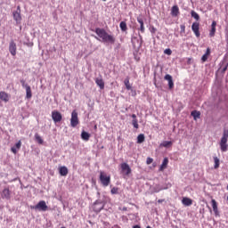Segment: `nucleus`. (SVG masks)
<instances>
[{"mask_svg":"<svg viewBox=\"0 0 228 228\" xmlns=\"http://www.w3.org/2000/svg\"><path fill=\"white\" fill-rule=\"evenodd\" d=\"M94 33H96L99 38H102V42L115 44V37L108 34L104 28H96Z\"/></svg>","mask_w":228,"mask_h":228,"instance_id":"nucleus-1","label":"nucleus"},{"mask_svg":"<svg viewBox=\"0 0 228 228\" xmlns=\"http://www.w3.org/2000/svg\"><path fill=\"white\" fill-rule=\"evenodd\" d=\"M227 140H228V129H224L223 133V136L220 141V149L222 152H227V149H228Z\"/></svg>","mask_w":228,"mask_h":228,"instance_id":"nucleus-2","label":"nucleus"},{"mask_svg":"<svg viewBox=\"0 0 228 228\" xmlns=\"http://www.w3.org/2000/svg\"><path fill=\"white\" fill-rule=\"evenodd\" d=\"M100 181L102 186H110V183H111V176L107 175L103 171H100Z\"/></svg>","mask_w":228,"mask_h":228,"instance_id":"nucleus-3","label":"nucleus"},{"mask_svg":"<svg viewBox=\"0 0 228 228\" xmlns=\"http://www.w3.org/2000/svg\"><path fill=\"white\" fill-rule=\"evenodd\" d=\"M105 203L104 201L98 200L94 202L93 209L94 213H101L104 209Z\"/></svg>","mask_w":228,"mask_h":228,"instance_id":"nucleus-4","label":"nucleus"},{"mask_svg":"<svg viewBox=\"0 0 228 228\" xmlns=\"http://www.w3.org/2000/svg\"><path fill=\"white\" fill-rule=\"evenodd\" d=\"M120 168H121V174L124 175H129L131 174V167H129V164L123 162L120 164Z\"/></svg>","mask_w":228,"mask_h":228,"instance_id":"nucleus-5","label":"nucleus"},{"mask_svg":"<svg viewBox=\"0 0 228 228\" xmlns=\"http://www.w3.org/2000/svg\"><path fill=\"white\" fill-rule=\"evenodd\" d=\"M79 124V119L77 118V112L73 110L71 113L70 126L71 127H76Z\"/></svg>","mask_w":228,"mask_h":228,"instance_id":"nucleus-6","label":"nucleus"},{"mask_svg":"<svg viewBox=\"0 0 228 228\" xmlns=\"http://www.w3.org/2000/svg\"><path fill=\"white\" fill-rule=\"evenodd\" d=\"M47 204L44 200L39 201L35 207L32 208V209H38V211H47Z\"/></svg>","mask_w":228,"mask_h":228,"instance_id":"nucleus-7","label":"nucleus"},{"mask_svg":"<svg viewBox=\"0 0 228 228\" xmlns=\"http://www.w3.org/2000/svg\"><path fill=\"white\" fill-rule=\"evenodd\" d=\"M52 118L55 124H58V122H61V118H63V117L58 110H53L52 112Z\"/></svg>","mask_w":228,"mask_h":228,"instance_id":"nucleus-8","label":"nucleus"},{"mask_svg":"<svg viewBox=\"0 0 228 228\" xmlns=\"http://www.w3.org/2000/svg\"><path fill=\"white\" fill-rule=\"evenodd\" d=\"M200 24L199 22H193L192 25H191V29L195 35V37H197V38H199L200 37V31L199 30L200 28Z\"/></svg>","mask_w":228,"mask_h":228,"instance_id":"nucleus-9","label":"nucleus"},{"mask_svg":"<svg viewBox=\"0 0 228 228\" xmlns=\"http://www.w3.org/2000/svg\"><path fill=\"white\" fill-rule=\"evenodd\" d=\"M12 16L14 20H16L17 23L20 22L22 20V17L20 16V6L17 7V11L12 12Z\"/></svg>","mask_w":228,"mask_h":228,"instance_id":"nucleus-10","label":"nucleus"},{"mask_svg":"<svg viewBox=\"0 0 228 228\" xmlns=\"http://www.w3.org/2000/svg\"><path fill=\"white\" fill-rule=\"evenodd\" d=\"M0 195H1L2 199L5 200H10L12 194L10 193V189L4 188L3 190V191L0 192Z\"/></svg>","mask_w":228,"mask_h":228,"instance_id":"nucleus-11","label":"nucleus"},{"mask_svg":"<svg viewBox=\"0 0 228 228\" xmlns=\"http://www.w3.org/2000/svg\"><path fill=\"white\" fill-rule=\"evenodd\" d=\"M9 53H11L12 56H15V54H17V45L13 41L10 42Z\"/></svg>","mask_w":228,"mask_h":228,"instance_id":"nucleus-12","label":"nucleus"},{"mask_svg":"<svg viewBox=\"0 0 228 228\" xmlns=\"http://www.w3.org/2000/svg\"><path fill=\"white\" fill-rule=\"evenodd\" d=\"M164 79L168 82L169 90H172V88H174V78L172 77V76L170 74H167L164 77Z\"/></svg>","mask_w":228,"mask_h":228,"instance_id":"nucleus-13","label":"nucleus"},{"mask_svg":"<svg viewBox=\"0 0 228 228\" xmlns=\"http://www.w3.org/2000/svg\"><path fill=\"white\" fill-rule=\"evenodd\" d=\"M0 100L3 101L4 102H8L10 101V96L8 94L4 91L0 92Z\"/></svg>","mask_w":228,"mask_h":228,"instance_id":"nucleus-14","label":"nucleus"},{"mask_svg":"<svg viewBox=\"0 0 228 228\" xmlns=\"http://www.w3.org/2000/svg\"><path fill=\"white\" fill-rule=\"evenodd\" d=\"M59 174L60 175H62V177H65L69 174V168L65 166L59 167Z\"/></svg>","mask_w":228,"mask_h":228,"instance_id":"nucleus-15","label":"nucleus"},{"mask_svg":"<svg viewBox=\"0 0 228 228\" xmlns=\"http://www.w3.org/2000/svg\"><path fill=\"white\" fill-rule=\"evenodd\" d=\"M95 83L97 86H99L100 90H104V80H102V77L95 78Z\"/></svg>","mask_w":228,"mask_h":228,"instance_id":"nucleus-16","label":"nucleus"},{"mask_svg":"<svg viewBox=\"0 0 228 228\" xmlns=\"http://www.w3.org/2000/svg\"><path fill=\"white\" fill-rule=\"evenodd\" d=\"M209 54H211V49L207 48L206 53L201 57V61L204 63L208 61V58H209Z\"/></svg>","mask_w":228,"mask_h":228,"instance_id":"nucleus-17","label":"nucleus"},{"mask_svg":"<svg viewBox=\"0 0 228 228\" xmlns=\"http://www.w3.org/2000/svg\"><path fill=\"white\" fill-rule=\"evenodd\" d=\"M167 167H168V158H164L162 164L160 165L159 167V172H163V170H165Z\"/></svg>","mask_w":228,"mask_h":228,"instance_id":"nucleus-18","label":"nucleus"},{"mask_svg":"<svg viewBox=\"0 0 228 228\" xmlns=\"http://www.w3.org/2000/svg\"><path fill=\"white\" fill-rule=\"evenodd\" d=\"M215 33H216V21H214L211 24V30L209 32V37H215Z\"/></svg>","mask_w":228,"mask_h":228,"instance_id":"nucleus-19","label":"nucleus"},{"mask_svg":"<svg viewBox=\"0 0 228 228\" xmlns=\"http://www.w3.org/2000/svg\"><path fill=\"white\" fill-rule=\"evenodd\" d=\"M182 204L183 206H191L193 204V200L190 198H183Z\"/></svg>","mask_w":228,"mask_h":228,"instance_id":"nucleus-20","label":"nucleus"},{"mask_svg":"<svg viewBox=\"0 0 228 228\" xmlns=\"http://www.w3.org/2000/svg\"><path fill=\"white\" fill-rule=\"evenodd\" d=\"M171 15H173V17H177L179 15V7L177 5L172 7Z\"/></svg>","mask_w":228,"mask_h":228,"instance_id":"nucleus-21","label":"nucleus"},{"mask_svg":"<svg viewBox=\"0 0 228 228\" xmlns=\"http://www.w3.org/2000/svg\"><path fill=\"white\" fill-rule=\"evenodd\" d=\"M137 22L140 24V29L142 33H145V27L143 26V19L142 17H137Z\"/></svg>","mask_w":228,"mask_h":228,"instance_id":"nucleus-22","label":"nucleus"},{"mask_svg":"<svg viewBox=\"0 0 228 228\" xmlns=\"http://www.w3.org/2000/svg\"><path fill=\"white\" fill-rule=\"evenodd\" d=\"M211 202H212L213 211H214L215 215L216 216V215H218V205L216 204V200H212Z\"/></svg>","mask_w":228,"mask_h":228,"instance_id":"nucleus-23","label":"nucleus"},{"mask_svg":"<svg viewBox=\"0 0 228 228\" xmlns=\"http://www.w3.org/2000/svg\"><path fill=\"white\" fill-rule=\"evenodd\" d=\"M81 138H82V140H85L86 142H88V140H90V134H88V132L82 131Z\"/></svg>","mask_w":228,"mask_h":228,"instance_id":"nucleus-24","label":"nucleus"},{"mask_svg":"<svg viewBox=\"0 0 228 228\" xmlns=\"http://www.w3.org/2000/svg\"><path fill=\"white\" fill-rule=\"evenodd\" d=\"M26 97L28 99H31V97H33V94L31 93V86H26Z\"/></svg>","mask_w":228,"mask_h":228,"instance_id":"nucleus-25","label":"nucleus"},{"mask_svg":"<svg viewBox=\"0 0 228 228\" xmlns=\"http://www.w3.org/2000/svg\"><path fill=\"white\" fill-rule=\"evenodd\" d=\"M191 117H193L194 120L200 118V111L193 110L191 113Z\"/></svg>","mask_w":228,"mask_h":228,"instance_id":"nucleus-26","label":"nucleus"},{"mask_svg":"<svg viewBox=\"0 0 228 228\" xmlns=\"http://www.w3.org/2000/svg\"><path fill=\"white\" fill-rule=\"evenodd\" d=\"M145 142V134H140L137 136V143H143Z\"/></svg>","mask_w":228,"mask_h":228,"instance_id":"nucleus-27","label":"nucleus"},{"mask_svg":"<svg viewBox=\"0 0 228 228\" xmlns=\"http://www.w3.org/2000/svg\"><path fill=\"white\" fill-rule=\"evenodd\" d=\"M35 140L40 145H42V143H44V139H42V137L40 136V134H38V133L35 134Z\"/></svg>","mask_w":228,"mask_h":228,"instance_id":"nucleus-28","label":"nucleus"},{"mask_svg":"<svg viewBox=\"0 0 228 228\" xmlns=\"http://www.w3.org/2000/svg\"><path fill=\"white\" fill-rule=\"evenodd\" d=\"M214 168L216 170V168H219L220 167V159L218 157H214Z\"/></svg>","mask_w":228,"mask_h":228,"instance_id":"nucleus-29","label":"nucleus"},{"mask_svg":"<svg viewBox=\"0 0 228 228\" xmlns=\"http://www.w3.org/2000/svg\"><path fill=\"white\" fill-rule=\"evenodd\" d=\"M121 31H127V23L126 21H121L119 24Z\"/></svg>","mask_w":228,"mask_h":228,"instance_id":"nucleus-30","label":"nucleus"},{"mask_svg":"<svg viewBox=\"0 0 228 228\" xmlns=\"http://www.w3.org/2000/svg\"><path fill=\"white\" fill-rule=\"evenodd\" d=\"M191 16L195 19V20H200V16L195 11L191 12Z\"/></svg>","mask_w":228,"mask_h":228,"instance_id":"nucleus-31","label":"nucleus"},{"mask_svg":"<svg viewBox=\"0 0 228 228\" xmlns=\"http://www.w3.org/2000/svg\"><path fill=\"white\" fill-rule=\"evenodd\" d=\"M160 147H172V141H165L162 143H160Z\"/></svg>","mask_w":228,"mask_h":228,"instance_id":"nucleus-32","label":"nucleus"},{"mask_svg":"<svg viewBox=\"0 0 228 228\" xmlns=\"http://www.w3.org/2000/svg\"><path fill=\"white\" fill-rule=\"evenodd\" d=\"M125 86L126 88V90H131V84H129V77H127L125 81Z\"/></svg>","mask_w":228,"mask_h":228,"instance_id":"nucleus-33","label":"nucleus"},{"mask_svg":"<svg viewBox=\"0 0 228 228\" xmlns=\"http://www.w3.org/2000/svg\"><path fill=\"white\" fill-rule=\"evenodd\" d=\"M132 126L135 128L138 129L140 126L138 125V119H133L132 120Z\"/></svg>","mask_w":228,"mask_h":228,"instance_id":"nucleus-34","label":"nucleus"},{"mask_svg":"<svg viewBox=\"0 0 228 228\" xmlns=\"http://www.w3.org/2000/svg\"><path fill=\"white\" fill-rule=\"evenodd\" d=\"M110 193H111L112 195H117V194L118 193V188L113 187V188L111 189V191H110Z\"/></svg>","mask_w":228,"mask_h":228,"instance_id":"nucleus-35","label":"nucleus"},{"mask_svg":"<svg viewBox=\"0 0 228 228\" xmlns=\"http://www.w3.org/2000/svg\"><path fill=\"white\" fill-rule=\"evenodd\" d=\"M164 54H167V56H170L172 54V50L170 48H167L164 50Z\"/></svg>","mask_w":228,"mask_h":228,"instance_id":"nucleus-36","label":"nucleus"},{"mask_svg":"<svg viewBox=\"0 0 228 228\" xmlns=\"http://www.w3.org/2000/svg\"><path fill=\"white\" fill-rule=\"evenodd\" d=\"M228 63H225L224 67L221 66V72L224 74L227 70Z\"/></svg>","mask_w":228,"mask_h":228,"instance_id":"nucleus-37","label":"nucleus"},{"mask_svg":"<svg viewBox=\"0 0 228 228\" xmlns=\"http://www.w3.org/2000/svg\"><path fill=\"white\" fill-rule=\"evenodd\" d=\"M22 145V142L20 141H19L16 144H15V149H17L18 151L20 149Z\"/></svg>","mask_w":228,"mask_h":228,"instance_id":"nucleus-38","label":"nucleus"},{"mask_svg":"<svg viewBox=\"0 0 228 228\" xmlns=\"http://www.w3.org/2000/svg\"><path fill=\"white\" fill-rule=\"evenodd\" d=\"M20 82L23 88H26V86H28V84H26V80L21 79Z\"/></svg>","mask_w":228,"mask_h":228,"instance_id":"nucleus-39","label":"nucleus"},{"mask_svg":"<svg viewBox=\"0 0 228 228\" xmlns=\"http://www.w3.org/2000/svg\"><path fill=\"white\" fill-rule=\"evenodd\" d=\"M153 161H154V159H152V158H151V157H148L146 159L147 165H151V163H152Z\"/></svg>","mask_w":228,"mask_h":228,"instance_id":"nucleus-40","label":"nucleus"},{"mask_svg":"<svg viewBox=\"0 0 228 228\" xmlns=\"http://www.w3.org/2000/svg\"><path fill=\"white\" fill-rule=\"evenodd\" d=\"M180 29H181V33H185V31H186V26H184V25H180Z\"/></svg>","mask_w":228,"mask_h":228,"instance_id":"nucleus-41","label":"nucleus"},{"mask_svg":"<svg viewBox=\"0 0 228 228\" xmlns=\"http://www.w3.org/2000/svg\"><path fill=\"white\" fill-rule=\"evenodd\" d=\"M11 151H12V152H13V154H16V152H17L19 150H17V148H15V146H13V147L11 148Z\"/></svg>","mask_w":228,"mask_h":228,"instance_id":"nucleus-42","label":"nucleus"},{"mask_svg":"<svg viewBox=\"0 0 228 228\" xmlns=\"http://www.w3.org/2000/svg\"><path fill=\"white\" fill-rule=\"evenodd\" d=\"M151 33H156V28L152 27V28L151 29Z\"/></svg>","mask_w":228,"mask_h":228,"instance_id":"nucleus-43","label":"nucleus"},{"mask_svg":"<svg viewBox=\"0 0 228 228\" xmlns=\"http://www.w3.org/2000/svg\"><path fill=\"white\" fill-rule=\"evenodd\" d=\"M133 120H136V114H132Z\"/></svg>","mask_w":228,"mask_h":228,"instance_id":"nucleus-44","label":"nucleus"},{"mask_svg":"<svg viewBox=\"0 0 228 228\" xmlns=\"http://www.w3.org/2000/svg\"><path fill=\"white\" fill-rule=\"evenodd\" d=\"M133 228H142L140 225L136 224Z\"/></svg>","mask_w":228,"mask_h":228,"instance_id":"nucleus-45","label":"nucleus"},{"mask_svg":"<svg viewBox=\"0 0 228 228\" xmlns=\"http://www.w3.org/2000/svg\"><path fill=\"white\" fill-rule=\"evenodd\" d=\"M158 202L161 203V202H163V200H159Z\"/></svg>","mask_w":228,"mask_h":228,"instance_id":"nucleus-46","label":"nucleus"},{"mask_svg":"<svg viewBox=\"0 0 228 228\" xmlns=\"http://www.w3.org/2000/svg\"><path fill=\"white\" fill-rule=\"evenodd\" d=\"M138 47H142V43H139Z\"/></svg>","mask_w":228,"mask_h":228,"instance_id":"nucleus-47","label":"nucleus"},{"mask_svg":"<svg viewBox=\"0 0 228 228\" xmlns=\"http://www.w3.org/2000/svg\"><path fill=\"white\" fill-rule=\"evenodd\" d=\"M102 1H106V0H102Z\"/></svg>","mask_w":228,"mask_h":228,"instance_id":"nucleus-48","label":"nucleus"},{"mask_svg":"<svg viewBox=\"0 0 228 228\" xmlns=\"http://www.w3.org/2000/svg\"><path fill=\"white\" fill-rule=\"evenodd\" d=\"M227 199H228V197H227Z\"/></svg>","mask_w":228,"mask_h":228,"instance_id":"nucleus-49","label":"nucleus"}]
</instances>
